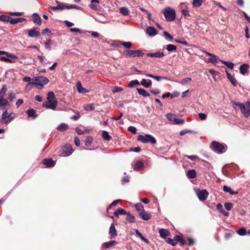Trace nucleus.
Listing matches in <instances>:
<instances>
[{"label": "nucleus", "instance_id": "nucleus-44", "mask_svg": "<svg viewBox=\"0 0 250 250\" xmlns=\"http://www.w3.org/2000/svg\"><path fill=\"white\" fill-rule=\"evenodd\" d=\"M47 100H56L55 94L53 92L50 91L48 93Z\"/></svg>", "mask_w": 250, "mask_h": 250}, {"label": "nucleus", "instance_id": "nucleus-34", "mask_svg": "<svg viewBox=\"0 0 250 250\" xmlns=\"http://www.w3.org/2000/svg\"><path fill=\"white\" fill-rule=\"evenodd\" d=\"M135 232L136 234L146 243L148 244L149 243L148 240L144 237L142 234V233L138 229L135 230Z\"/></svg>", "mask_w": 250, "mask_h": 250}, {"label": "nucleus", "instance_id": "nucleus-17", "mask_svg": "<svg viewBox=\"0 0 250 250\" xmlns=\"http://www.w3.org/2000/svg\"><path fill=\"white\" fill-rule=\"evenodd\" d=\"M139 215L141 218L145 221L149 220L151 217V214L145 211V210H143V211L140 212L139 213Z\"/></svg>", "mask_w": 250, "mask_h": 250}, {"label": "nucleus", "instance_id": "nucleus-39", "mask_svg": "<svg viewBox=\"0 0 250 250\" xmlns=\"http://www.w3.org/2000/svg\"><path fill=\"white\" fill-rule=\"evenodd\" d=\"M221 62L222 63L224 64L226 66H227L228 68L232 69L234 67V64L232 62L225 61H221Z\"/></svg>", "mask_w": 250, "mask_h": 250}, {"label": "nucleus", "instance_id": "nucleus-64", "mask_svg": "<svg viewBox=\"0 0 250 250\" xmlns=\"http://www.w3.org/2000/svg\"><path fill=\"white\" fill-rule=\"evenodd\" d=\"M81 116L79 112L76 113V114L71 117V119H73L75 121L78 120Z\"/></svg>", "mask_w": 250, "mask_h": 250}, {"label": "nucleus", "instance_id": "nucleus-61", "mask_svg": "<svg viewBox=\"0 0 250 250\" xmlns=\"http://www.w3.org/2000/svg\"><path fill=\"white\" fill-rule=\"evenodd\" d=\"M0 61H4L5 62H9V63L13 62V61L9 59L8 58H6L5 57H0Z\"/></svg>", "mask_w": 250, "mask_h": 250}, {"label": "nucleus", "instance_id": "nucleus-32", "mask_svg": "<svg viewBox=\"0 0 250 250\" xmlns=\"http://www.w3.org/2000/svg\"><path fill=\"white\" fill-rule=\"evenodd\" d=\"M26 112L28 114V117L36 118L37 116V115L36 114V111L33 109H29L27 110Z\"/></svg>", "mask_w": 250, "mask_h": 250}, {"label": "nucleus", "instance_id": "nucleus-54", "mask_svg": "<svg viewBox=\"0 0 250 250\" xmlns=\"http://www.w3.org/2000/svg\"><path fill=\"white\" fill-rule=\"evenodd\" d=\"M10 19V17H9V16H6L4 15H1L0 16V20H1L2 21H7L9 22Z\"/></svg>", "mask_w": 250, "mask_h": 250}, {"label": "nucleus", "instance_id": "nucleus-5", "mask_svg": "<svg viewBox=\"0 0 250 250\" xmlns=\"http://www.w3.org/2000/svg\"><path fill=\"white\" fill-rule=\"evenodd\" d=\"M138 140L140 141L143 143H150L151 144H155L156 143V140L155 138L149 134L139 135Z\"/></svg>", "mask_w": 250, "mask_h": 250}, {"label": "nucleus", "instance_id": "nucleus-15", "mask_svg": "<svg viewBox=\"0 0 250 250\" xmlns=\"http://www.w3.org/2000/svg\"><path fill=\"white\" fill-rule=\"evenodd\" d=\"M109 234L110 238H115L117 235V230L113 224H112L109 228Z\"/></svg>", "mask_w": 250, "mask_h": 250}, {"label": "nucleus", "instance_id": "nucleus-30", "mask_svg": "<svg viewBox=\"0 0 250 250\" xmlns=\"http://www.w3.org/2000/svg\"><path fill=\"white\" fill-rule=\"evenodd\" d=\"M187 176L189 178H194L196 176V172L195 170H189L187 172Z\"/></svg>", "mask_w": 250, "mask_h": 250}, {"label": "nucleus", "instance_id": "nucleus-37", "mask_svg": "<svg viewBox=\"0 0 250 250\" xmlns=\"http://www.w3.org/2000/svg\"><path fill=\"white\" fill-rule=\"evenodd\" d=\"M125 214H126V211L122 208H119L114 212V214L116 216H118L119 214L124 215Z\"/></svg>", "mask_w": 250, "mask_h": 250}, {"label": "nucleus", "instance_id": "nucleus-63", "mask_svg": "<svg viewBox=\"0 0 250 250\" xmlns=\"http://www.w3.org/2000/svg\"><path fill=\"white\" fill-rule=\"evenodd\" d=\"M182 12L183 15L185 17L189 16V11L187 9H183Z\"/></svg>", "mask_w": 250, "mask_h": 250}, {"label": "nucleus", "instance_id": "nucleus-31", "mask_svg": "<svg viewBox=\"0 0 250 250\" xmlns=\"http://www.w3.org/2000/svg\"><path fill=\"white\" fill-rule=\"evenodd\" d=\"M68 127V125L64 124V123H62L59 125L57 127V129L61 131H63L65 130H66Z\"/></svg>", "mask_w": 250, "mask_h": 250}, {"label": "nucleus", "instance_id": "nucleus-42", "mask_svg": "<svg viewBox=\"0 0 250 250\" xmlns=\"http://www.w3.org/2000/svg\"><path fill=\"white\" fill-rule=\"evenodd\" d=\"M102 137L105 140L109 141L111 139V137L109 136L108 132L106 131H103L102 133Z\"/></svg>", "mask_w": 250, "mask_h": 250}, {"label": "nucleus", "instance_id": "nucleus-58", "mask_svg": "<svg viewBox=\"0 0 250 250\" xmlns=\"http://www.w3.org/2000/svg\"><path fill=\"white\" fill-rule=\"evenodd\" d=\"M128 130L133 134H135L137 132L136 128L132 126H129L128 128Z\"/></svg>", "mask_w": 250, "mask_h": 250}, {"label": "nucleus", "instance_id": "nucleus-21", "mask_svg": "<svg viewBox=\"0 0 250 250\" xmlns=\"http://www.w3.org/2000/svg\"><path fill=\"white\" fill-rule=\"evenodd\" d=\"M25 21V19L22 18H12L10 17L9 22L11 24H15L19 22H21Z\"/></svg>", "mask_w": 250, "mask_h": 250}, {"label": "nucleus", "instance_id": "nucleus-43", "mask_svg": "<svg viewBox=\"0 0 250 250\" xmlns=\"http://www.w3.org/2000/svg\"><path fill=\"white\" fill-rule=\"evenodd\" d=\"M146 75L147 77L154 79L155 80H156L157 81H159L160 80L164 79V78L162 77L154 76V75H153L150 74H146ZM164 79H166V78H164Z\"/></svg>", "mask_w": 250, "mask_h": 250}, {"label": "nucleus", "instance_id": "nucleus-53", "mask_svg": "<svg viewBox=\"0 0 250 250\" xmlns=\"http://www.w3.org/2000/svg\"><path fill=\"white\" fill-rule=\"evenodd\" d=\"M126 220L130 223L134 222L135 221V217L132 215H131L130 213L128 214V217L126 219Z\"/></svg>", "mask_w": 250, "mask_h": 250}, {"label": "nucleus", "instance_id": "nucleus-3", "mask_svg": "<svg viewBox=\"0 0 250 250\" xmlns=\"http://www.w3.org/2000/svg\"><path fill=\"white\" fill-rule=\"evenodd\" d=\"M211 148L218 153H223L226 151L227 146L225 144H221L216 141H213L211 144Z\"/></svg>", "mask_w": 250, "mask_h": 250}, {"label": "nucleus", "instance_id": "nucleus-38", "mask_svg": "<svg viewBox=\"0 0 250 250\" xmlns=\"http://www.w3.org/2000/svg\"><path fill=\"white\" fill-rule=\"evenodd\" d=\"M140 85V83L139 82V81L138 80H133V81H130L129 82L128 86L130 88H132L136 85Z\"/></svg>", "mask_w": 250, "mask_h": 250}, {"label": "nucleus", "instance_id": "nucleus-4", "mask_svg": "<svg viewBox=\"0 0 250 250\" xmlns=\"http://www.w3.org/2000/svg\"><path fill=\"white\" fill-rule=\"evenodd\" d=\"M164 14L166 20L168 21H173L176 17L175 11L174 9L167 7L164 10Z\"/></svg>", "mask_w": 250, "mask_h": 250}, {"label": "nucleus", "instance_id": "nucleus-51", "mask_svg": "<svg viewBox=\"0 0 250 250\" xmlns=\"http://www.w3.org/2000/svg\"><path fill=\"white\" fill-rule=\"evenodd\" d=\"M16 98V95L13 92H10L8 93V99L10 101L12 102Z\"/></svg>", "mask_w": 250, "mask_h": 250}, {"label": "nucleus", "instance_id": "nucleus-16", "mask_svg": "<svg viewBox=\"0 0 250 250\" xmlns=\"http://www.w3.org/2000/svg\"><path fill=\"white\" fill-rule=\"evenodd\" d=\"M249 67V65L247 63H245L241 65L239 68L240 73L243 75H245L248 73Z\"/></svg>", "mask_w": 250, "mask_h": 250}, {"label": "nucleus", "instance_id": "nucleus-59", "mask_svg": "<svg viewBox=\"0 0 250 250\" xmlns=\"http://www.w3.org/2000/svg\"><path fill=\"white\" fill-rule=\"evenodd\" d=\"M123 90V89L121 87L115 86L113 88L112 92L113 93L121 92Z\"/></svg>", "mask_w": 250, "mask_h": 250}, {"label": "nucleus", "instance_id": "nucleus-14", "mask_svg": "<svg viewBox=\"0 0 250 250\" xmlns=\"http://www.w3.org/2000/svg\"><path fill=\"white\" fill-rule=\"evenodd\" d=\"M206 53L208 56L211 57V58L208 59L209 62H213L214 63H218L219 61L221 62L222 60H219L218 57L216 55L207 52H206Z\"/></svg>", "mask_w": 250, "mask_h": 250}, {"label": "nucleus", "instance_id": "nucleus-62", "mask_svg": "<svg viewBox=\"0 0 250 250\" xmlns=\"http://www.w3.org/2000/svg\"><path fill=\"white\" fill-rule=\"evenodd\" d=\"M198 116L200 118V119L202 120H204L205 119H206L207 118V115L205 113H200L198 114Z\"/></svg>", "mask_w": 250, "mask_h": 250}, {"label": "nucleus", "instance_id": "nucleus-26", "mask_svg": "<svg viewBox=\"0 0 250 250\" xmlns=\"http://www.w3.org/2000/svg\"><path fill=\"white\" fill-rule=\"evenodd\" d=\"M76 86L77 90L79 93H83L87 92V91L83 87L81 82L79 81L77 83Z\"/></svg>", "mask_w": 250, "mask_h": 250}, {"label": "nucleus", "instance_id": "nucleus-41", "mask_svg": "<svg viewBox=\"0 0 250 250\" xmlns=\"http://www.w3.org/2000/svg\"><path fill=\"white\" fill-rule=\"evenodd\" d=\"M144 166V164L142 162L139 161L136 163L134 166V169L139 170L141 169Z\"/></svg>", "mask_w": 250, "mask_h": 250}, {"label": "nucleus", "instance_id": "nucleus-24", "mask_svg": "<svg viewBox=\"0 0 250 250\" xmlns=\"http://www.w3.org/2000/svg\"><path fill=\"white\" fill-rule=\"evenodd\" d=\"M55 162L52 159H44L43 164L48 167H52L55 165Z\"/></svg>", "mask_w": 250, "mask_h": 250}, {"label": "nucleus", "instance_id": "nucleus-23", "mask_svg": "<svg viewBox=\"0 0 250 250\" xmlns=\"http://www.w3.org/2000/svg\"><path fill=\"white\" fill-rule=\"evenodd\" d=\"M216 208L220 212L222 213L225 216H229V213L226 211L224 209H223V206L221 204L218 203L216 206Z\"/></svg>", "mask_w": 250, "mask_h": 250}, {"label": "nucleus", "instance_id": "nucleus-27", "mask_svg": "<svg viewBox=\"0 0 250 250\" xmlns=\"http://www.w3.org/2000/svg\"><path fill=\"white\" fill-rule=\"evenodd\" d=\"M226 74H227V77L228 79L230 81V82L232 83V84L234 86L236 85H237V81H236V79H235V78L232 77L230 75V74L228 73L227 71H226Z\"/></svg>", "mask_w": 250, "mask_h": 250}, {"label": "nucleus", "instance_id": "nucleus-57", "mask_svg": "<svg viewBox=\"0 0 250 250\" xmlns=\"http://www.w3.org/2000/svg\"><path fill=\"white\" fill-rule=\"evenodd\" d=\"M57 3H58V5H57V7H58V10L64 9L66 8V6H67V5L63 4H61L58 1H57Z\"/></svg>", "mask_w": 250, "mask_h": 250}, {"label": "nucleus", "instance_id": "nucleus-50", "mask_svg": "<svg viewBox=\"0 0 250 250\" xmlns=\"http://www.w3.org/2000/svg\"><path fill=\"white\" fill-rule=\"evenodd\" d=\"M224 207L227 210H230L233 207V204L231 203H225L224 204Z\"/></svg>", "mask_w": 250, "mask_h": 250}, {"label": "nucleus", "instance_id": "nucleus-52", "mask_svg": "<svg viewBox=\"0 0 250 250\" xmlns=\"http://www.w3.org/2000/svg\"><path fill=\"white\" fill-rule=\"evenodd\" d=\"M121 44L123 45L125 48L129 49L131 47V43L130 42H122Z\"/></svg>", "mask_w": 250, "mask_h": 250}, {"label": "nucleus", "instance_id": "nucleus-25", "mask_svg": "<svg viewBox=\"0 0 250 250\" xmlns=\"http://www.w3.org/2000/svg\"><path fill=\"white\" fill-rule=\"evenodd\" d=\"M141 84L144 87L148 88L151 85V81L150 80L143 79L141 83Z\"/></svg>", "mask_w": 250, "mask_h": 250}, {"label": "nucleus", "instance_id": "nucleus-55", "mask_svg": "<svg viewBox=\"0 0 250 250\" xmlns=\"http://www.w3.org/2000/svg\"><path fill=\"white\" fill-rule=\"evenodd\" d=\"M237 233L239 235L243 236L246 234V230L244 228H241L238 230Z\"/></svg>", "mask_w": 250, "mask_h": 250}, {"label": "nucleus", "instance_id": "nucleus-18", "mask_svg": "<svg viewBox=\"0 0 250 250\" xmlns=\"http://www.w3.org/2000/svg\"><path fill=\"white\" fill-rule=\"evenodd\" d=\"M28 34L29 37L32 38L38 37L40 35V32L37 30L36 28L29 30Z\"/></svg>", "mask_w": 250, "mask_h": 250}, {"label": "nucleus", "instance_id": "nucleus-2", "mask_svg": "<svg viewBox=\"0 0 250 250\" xmlns=\"http://www.w3.org/2000/svg\"><path fill=\"white\" fill-rule=\"evenodd\" d=\"M233 104L241 110L245 117L248 118L250 116V102H247L245 104L236 102H233Z\"/></svg>", "mask_w": 250, "mask_h": 250}, {"label": "nucleus", "instance_id": "nucleus-11", "mask_svg": "<svg viewBox=\"0 0 250 250\" xmlns=\"http://www.w3.org/2000/svg\"><path fill=\"white\" fill-rule=\"evenodd\" d=\"M57 105L56 100H47V101L43 103V106L48 109H55Z\"/></svg>", "mask_w": 250, "mask_h": 250}, {"label": "nucleus", "instance_id": "nucleus-29", "mask_svg": "<svg viewBox=\"0 0 250 250\" xmlns=\"http://www.w3.org/2000/svg\"><path fill=\"white\" fill-rule=\"evenodd\" d=\"M137 90L138 93L143 97H148L150 95L149 93L144 89L137 88Z\"/></svg>", "mask_w": 250, "mask_h": 250}, {"label": "nucleus", "instance_id": "nucleus-8", "mask_svg": "<svg viewBox=\"0 0 250 250\" xmlns=\"http://www.w3.org/2000/svg\"><path fill=\"white\" fill-rule=\"evenodd\" d=\"M166 116L169 121L173 122L175 124L182 125L185 123L183 119L177 118L176 115L172 113H167L166 114Z\"/></svg>", "mask_w": 250, "mask_h": 250}, {"label": "nucleus", "instance_id": "nucleus-9", "mask_svg": "<svg viewBox=\"0 0 250 250\" xmlns=\"http://www.w3.org/2000/svg\"><path fill=\"white\" fill-rule=\"evenodd\" d=\"M10 107V104L8 100L3 96H0V109L8 110Z\"/></svg>", "mask_w": 250, "mask_h": 250}, {"label": "nucleus", "instance_id": "nucleus-1", "mask_svg": "<svg viewBox=\"0 0 250 250\" xmlns=\"http://www.w3.org/2000/svg\"><path fill=\"white\" fill-rule=\"evenodd\" d=\"M49 82V80L45 77L40 76L36 77L33 79V81L32 83H29L27 84L26 86V89L29 86L32 85H36L37 86L38 89H42L43 86L46 85Z\"/></svg>", "mask_w": 250, "mask_h": 250}, {"label": "nucleus", "instance_id": "nucleus-7", "mask_svg": "<svg viewBox=\"0 0 250 250\" xmlns=\"http://www.w3.org/2000/svg\"><path fill=\"white\" fill-rule=\"evenodd\" d=\"M124 54L130 57H141L144 55L143 52L141 50H126L124 52Z\"/></svg>", "mask_w": 250, "mask_h": 250}, {"label": "nucleus", "instance_id": "nucleus-56", "mask_svg": "<svg viewBox=\"0 0 250 250\" xmlns=\"http://www.w3.org/2000/svg\"><path fill=\"white\" fill-rule=\"evenodd\" d=\"M89 7L92 10L97 11L99 9L98 6L95 4L94 3H91L89 5Z\"/></svg>", "mask_w": 250, "mask_h": 250}, {"label": "nucleus", "instance_id": "nucleus-6", "mask_svg": "<svg viewBox=\"0 0 250 250\" xmlns=\"http://www.w3.org/2000/svg\"><path fill=\"white\" fill-rule=\"evenodd\" d=\"M14 118V113L8 114L7 110H5L2 114L1 123L2 124H6L13 119Z\"/></svg>", "mask_w": 250, "mask_h": 250}, {"label": "nucleus", "instance_id": "nucleus-10", "mask_svg": "<svg viewBox=\"0 0 250 250\" xmlns=\"http://www.w3.org/2000/svg\"><path fill=\"white\" fill-rule=\"evenodd\" d=\"M196 194L199 199L201 201H204L207 199L208 196V192L206 189H202L196 192Z\"/></svg>", "mask_w": 250, "mask_h": 250}, {"label": "nucleus", "instance_id": "nucleus-40", "mask_svg": "<svg viewBox=\"0 0 250 250\" xmlns=\"http://www.w3.org/2000/svg\"><path fill=\"white\" fill-rule=\"evenodd\" d=\"M7 90V87L6 84H4L0 91V96L4 97Z\"/></svg>", "mask_w": 250, "mask_h": 250}, {"label": "nucleus", "instance_id": "nucleus-48", "mask_svg": "<svg viewBox=\"0 0 250 250\" xmlns=\"http://www.w3.org/2000/svg\"><path fill=\"white\" fill-rule=\"evenodd\" d=\"M167 49L168 51H175L176 49V46L175 45H174L171 44H168L167 46Z\"/></svg>", "mask_w": 250, "mask_h": 250}, {"label": "nucleus", "instance_id": "nucleus-22", "mask_svg": "<svg viewBox=\"0 0 250 250\" xmlns=\"http://www.w3.org/2000/svg\"><path fill=\"white\" fill-rule=\"evenodd\" d=\"M33 16L34 17L33 21L35 23H36L38 25H41L42 23L41 18L39 14L36 13H34L33 14Z\"/></svg>", "mask_w": 250, "mask_h": 250}, {"label": "nucleus", "instance_id": "nucleus-13", "mask_svg": "<svg viewBox=\"0 0 250 250\" xmlns=\"http://www.w3.org/2000/svg\"><path fill=\"white\" fill-rule=\"evenodd\" d=\"M160 236L162 238L165 239L167 237L170 236V233L169 230L167 229H160L159 230Z\"/></svg>", "mask_w": 250, "mask_h": 250}, {"label": "nucleus", "instance_id": "nucleus-45", "mask_svg": "<svg viewBox=\"0 0 250 250\" xmlns=\"http://www.w3.org/2000/svg\"><path fill=\"white\" fill-rule=\"evenodd\" d=\"M165 239V241L167 243H168L169 244H170V245H171L173 246H175L177 244V242H175L174 241V240L171 239H170L169 238H166Z\"/></svg>", "mask_w": 250, "mask_h": 250}, {"label": "nucleus", "instance_id": "nucleus-47", "mask_svg": "<svg viewBox=\"0 0 250 250\" xmlns=\"http://www.w3.org/2000/svg\"><path fill=\"white\" fill-rule=\"evenodd\" d=\"M202 0H193L192 4L194 7H199L202 3Z\"/></svg>", "mask_w": 250, "mask_h": 250}, {"label": "nucleus", "instance_id": "nucleus-12", "mask_svg": "<svg viewBox=\"0 0 250 250\" xmlns=\"http://www.w3.org/2000/svg\"><path fill=\"white\" fill-rule=\"evenodd\" d=\"M73 152V149L70 145H66L62 149V154L65 156L70 155Z\"/></svg>", "mask_w": 250, "mask_h": 250}, {"label": "nucleus", "instance_id": "nucleus-49", "mask_svg": "<svg viewBox=\"0 0 250 250\" xmlns=\"http://www.w3.org/2000/svg\"><path fill=\"white\" fill-rule=\"evenodd\" d=\"M93 138L91 137H88L85 140V144L86 146H89L92 143Z\"/></svg>", "mask_w": 250, "mask_h": 250}, {"label": "nucleus", "instance_id": "nucleus-28", "mask_svg": "<svg viewBox=\"0 0 250 250\" xmlns=\"http://www.w3.org/2000/svg\"><path fill=\"white\" fill-rule=\"evenodd\" d=\"M117 242L115 240H112L110 241L109 242H107L105 243H104L103 244V245L105 247V248L107 249L111 247L114 246L116 244Z\"/></svg>", "mask_w": 250, "mask_h": 250}, {"label": "nucleus", "instance_id": "nucleus-46", "mask_svg": "<svg viewBox=\"0 0 250 250\" xmlns=\"http://www.w3.org/2000/svg\"><path fill=\"white\" fill-rule=\"evenodd\" d=\"M135 207L136 208V209L140 212L143 211V210H144V207L141 203H138L135 204Z\"/></svg>", "mask_w": 250, "mask_h": 250}, {"label": "nucleus", "instance_id": "nucleus-19", "mask_svg": "<svg viewBox=\"0 0 250 250\" xmlns=\"http://www.w3.org/2000/svg\"><path fill=\"white\" fill-rule=\"evenodd\" d=\"M146 55L147 57L152 58H162L164 56V53L160 51H157L155 53H147Z\"/></svg>", "mask_w": 250, "mask_h": 250}, {"label": "nucleus", "instance_id": "nucleus-60", "mask_svg": "<svg viewBox=\"0 0 250 250\" xmlns=\"http://www.w3.org/2000/svg\"><path fill=\"white\" fill-rule=\"evenodd\" d=\"M191 78L188 77L186 78L185 79H183L181 80V81L180 82V83L182 84H185L186 83H188V81H191Z\"/></svg>", "mask_w": 250, "mask_h": 250}, {"label": "nucleus", "instance_id": "nucleus-33", "mask_svg": "<svg viewBox=\"0 0 250 250\" xmlns=\"http://www.w3.org/2000/svg\"><path fill=\"white\" fill-rule=\"evenodd\" d=\"M223 190L226 192H229L231 195L237 193V192L233 191L230 188L226 186L223 187Z\"/></svg>", "mask_w": 250, "mask_h": 250}, {"label": "nucleus", "instance_id": "nucleus-35", "mask_svg": "<svg viewBox=\"0 0 250 250\" xmlns=\"http://www.w3.org/2000/svg\"><path fill=\"white\" fill-rule=\"evenodd\" d=\"M120 12L124 16H127L129 14V10L125 7H122L120 8Z\"/></svg>", "mask_w": 250, "mask_h": 250}, {"label": "nucleus", "instance_id": "nucleus-36", "mask_svg": "<svg viewBox=\"0 0 250 250\" xmlns=\"http://www.w3.org/2000/svg\"><path fill=\"white\" fill-rule=\"evenodd\" d=\"M83 108L86 111H92L95 109V106L93 104L84 105Z\"/></svg>", "mask_w": 250, "mask_h": 250}, {"label": "nucleus", "instance_id": "nucleus-20", "mask_svg": "<svg viewBox=\"0 0 250 250\" xmlns=\"http://www.w3.org/2000/svg\"><path fill=\"white\" fill-rule=\"evenodd\" d=\"M146 32L147 34L150 36H155L157 34L156 30L151 26H149L146 28Z\"/></svg>", "mask_w": 250, "mask_h": 250}]
</instances>
